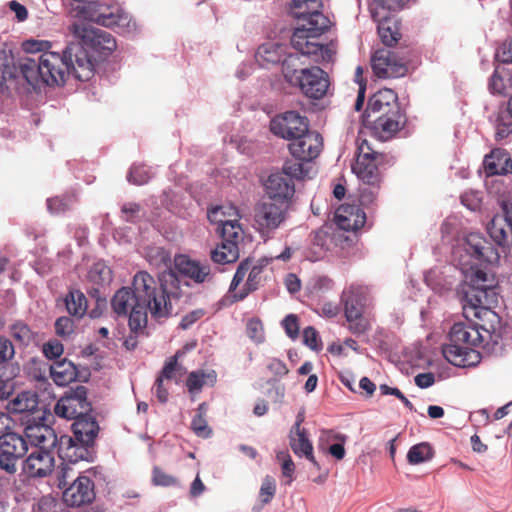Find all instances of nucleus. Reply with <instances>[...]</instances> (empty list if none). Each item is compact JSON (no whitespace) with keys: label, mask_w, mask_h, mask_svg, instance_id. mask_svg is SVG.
Returning a JSON list of instances; mask_svg holds the SVG:
<instances>
[{"label":"nucleus","mask_w":512,"mask_h":512,"mask_svg":"<svg viewBox=\"0 0 512 512\" xmlns=\"http://www.w3.org/2000/svg\"><path fill=\"white\" fill-rule=\"evenodd\" d=\"M463 250L466 256L471 258V260L459 262L464 276L463 283L458 289L463 313L469 317V313L472 312L477 319L472 325L483 336V346L497 344L500 339V317L489 307L496 295L495 279L473 261L493 264L499 261L500 255L490 241L476 232L469 233L465 237Z\"/></svg>","instance_id":"nucleus-1"},{"label":"nucleus","mask_w":512,"mask_h":512,"mask_svg":"<svg viewBox=\"0 0 512 512\" xmlns=\"http://www.w3.org/2000/svg\"><path fill=\"white\" fill-rule=\"evenodd\" d=\"M132 288L122 287L111 299V307L117 316L128 317L130 330L143 334L148 323V311L155 319L168 317L172 313L170 293L149 273L137 272Z\"/></svg>","instance_id":"nucleus-2"},{"label":"nucleus","mask_w":512,"mask_h":512,"mask_svg":"<svg viewBox=\"0 0 512 512\" xmlns=\"http://www.w3.org/2000/svg\"><path fill=\"white\" fill-rule=\"evenodd\" d=\"M322 0H292L289 14L298 20L291 45L302 56L315 63L332 59V50L320 42V37L329 29L330 20L322 13Z\"/></svg>","instance_id":"nucleus-3"},{"label":"nucleus","mask_w":512,"mask_h":512,"mask_svg":"<svg viewBox=\"0 0 512 512\" xmlns=\"http://www.w3.org/2000/svg\"><path fill=\"white\" fill-rule=\"evenodd\" d=\"M282 75L286 83L310 100H321L329 94V74L318 66L303 67L298 54L282 61Z\"/></svg>","instance_id":"nucleus-4"},{"label":"nucleus","mask_w":512,"mask_h":512,"mask_svg":"<svg viewBox=\"0 0 512 512\" xmlns=\"http://www.w3.org/2000/svg\"><path fill=\"white\" fill-rule=\"evenodd\" d=\"M483 345V336L472 323H455L449 332V342L442 347L445 359L458 367L475 366L481 354L475 348Z\"/></svg>","instance_id":"nucleus-5"},{"label":"nucleus","mask_w":512,"mask_h":512,"mask_svg":"<svg viewBox=\"0 0 512 512\" xmlns=\"http://www.w3.org/2000/svg\"><path fill=\"white\" fill-rule=\"evenodd\" d=\"M23 78L32 86L63 85L67 76V62L63 52L46 51L37 57L22 58L17 66Z\"/></svg>","instance_id":"nucleus-6"},{"label":"nucleus","mask_w":512,"mask_h":512,"mask_svg":"<svg viewBox=\"0 0 512 512\" xmlns=\"http://www.w3.org/2000/svg\"><path fill=\"white\" fill-rule=\"evenodd\" d=\"M374 298L369 286L351 283L345 287L340 296L347 329L356 336L363 335L371 329L368 317L373 308Z\"/></svg>","instance_id":"nucleus-7"},{"label":"nucleus","mask_w":512,"mask_h":512,"mask_svg":"<svg viewBox=\"0 0 512 512\" xmlns=\"http://www.w3.org/2000/svg\"><path fill=\"white\" fill-rule=\"evenodd\" d=\"M234 219H225L224 207L219 206L208 212V218L211 222L219 224V232L221 236V244H219L210 253V257L214 263L228 264L237 261L239 258V243L243 240V229L239 223V214L234 207Z\"/></svg>","instance_id":"nucleus-8"},{"label":"nucleus","mask_w":512,"mask_h":512,"mask_svg":"<svg viewBox=\"0 0 512 512\" xmlns=\"http://www.w3.org/2000/svg\"><path fill=\"white\" fill-rule=\"evenodd\" d=\"M88 6H82L79 20H88L101 26L118 28L121 32L136 30V23L130 14L118 4H108L104 0H93Z\"/></svg>","instance_id":"nucleus-9"},{"label":"nucleus","mask_w":512,"mask_h":512,"mask_svg":"<svg viewBox=\"0 0 512 512\" xmlns=\"http://www.w3.org/2000/svg\"><path fill=\"white\" fill-rule=\"evenodd\" d=\"M358 154L352 170L363 184L382 182L381 170L389 163L388 154L378 152L367 139H359Z\"/></svg>","instance_id":"nucleus-10"},{"label":"nucleus","mask_w":512,"mask_h":512,"mask_svg":"<svg viewBox=\"0 0 512 512\" xmlns=\"http://www.w3.org/2000/svg\"><path fill=\"white\" fill-rule=\"evenodd\" d=\"M291 208L272 200L258 202L253 211V226L262 237L270 238L290 217Z\"/></svg>","instance_id":"nucleus-11"},{"label":"nucleus","mask_w":512,"mask_h":512,"mask_svg":"<svg viewBox=\"0 0 512 512\" xmlns=\"http://www.w3.org/2000/svg\"><path fill=\"white\" fill-rule=\"evenodd\" d=\"M69 29L82 41L87 50L90 49L99 55H109L117 47L114 37L109 32L94 28L82 21H75Z\"/></svg>","instance_id":"nucleus-12"},{"label":"nucleus","mask_w":512,"mask_h":512,"mask_svg":"<svg viewBox=\"0 0 512 512\" xmlns=\"http://www.w3.org/2000/svg\"><path fill=\"white\" fill-rule=\"evenodd\" d=\"M88 390L83 385L71 387L57 401L54 413L61 418L74 420L92 411V405L87 398Z\"/></svg>","instance_id":"nucleus-13"},{"label":"nucleus","mask_w":512,"mask_h":512,"mask_svg":"<svg viewBox=\"0 0 512 512\" xmlns=\"http://www.w3.org/2000/svg\"><path fill=\"white\" fill-rule=\"evenodd\" d=\"M29 451L26 438L15 432L0 436V469L9 475L17 472V463Z\"/></svg>","instance_id":"nucleus-14"},{"label":"nucleus","mask_w":512,"mask_h":512,"mask_svg":"<svg viewBox=\"0 0 512 512\" xmlns=\"http://www.w3.org/2000/svg\"><path fill=\"white\" fill-rule=\"evenodd\" d=\"M63 57L67 62V75L72 74L79 81H88L94 76V59L82 42L69 44Z\"/></svg>","instance_id":"nucleus-15"},{"label":"nucleus","mask_w":512,"mask_h":512,"mask_svg":"<svg viewBox=\"0 0 512 512\" xmlns=\"http://www.w3.org/2000/svg\"><path fill=\"white\" fill-rule=\"evenodd\" d=\"M309 120L299 112L290 110L275 115L269 124V129L278 138L289 141L299 138L308 131Z\"/></svg>","instance_id":"nucleus-16"},{"label":"nucleus","mask_w":512,"mask_h":512,"mask_svg":"<svg viewBox=\"0 0 512 512\" xmlns=\"http://www.w3.org/2000/svg\"><path fill=\"white\" fill-rule=\"evenodd\" d=\"M21 468L28 478L42 479L50 476L55 468L54 450L31 448Z\"/></svg>","instance_id":"nucleus-17"},{"label":"nucleus","mask_w":512,"mask_h":512,"mask_svg":"<svg viewBox=\"0 0 512 512\" xmlns=\"http://www.w3.org/2000/svg\"><path fill=\"white\" fill-rule=\"evenodd\" d=\"M371 66L378 78H399L406 75L408 68L402 58L389 49L375 51Z\"/></svg>","instance_id":"nucleus-18"},{"label":"nucleus","mask_w":512,"mask_h":512,"mask_svg":"<svg viewBox=\"0 0 512 512\" xmlns=\"http://www.w3.org/2000/svg\"><path fill=\"white\" fill-rule=\"evenodd\" d=\"M402 111L397 94L388 88L381 89L373 94L368 101L367 108L363 114V122L372 120L377 116L394 115Z\"/></svg>","instance_id":"nucleus-19"},{"label":"nucleus","mask_w":512,"mask_h":512,"mask_svg":"<svg viewBox=\"0 0 512 512\" xmlns=\"http://www.w3.org/2000/svg\"><path fill=\"white\" fill-rule=\"evenodd\" d=\"M63 489V501L70 507L88 505L96 496L94 482L85 475H78L69 486Z\"/></svg>","instance_id":"nucleus-20"},{"label":"nucleus","mask_w":512,"mask_h":512,"mask_svg":"<svg viewBox=\"0 0 512 512\" xmlns=\"http://www.w3.org/2000/svg\"><path fill=\"white\" fill-rule=\"evenodd\" d=\"M265 192L269 200L292 207L295 195V183L283 173H271L264 183Z\"/></svg>","instance_id":"nucleus-21"},{"label":"nucleus","mask_w":512,"mask_h":512,"mask_svg":"<svg viewBox=\"0 0 512 512\" xmlns=\"http://www.w3.org/2000/svg\"><path fill=\"white\" fill-rule=\"evenodd\" d=\"M323 146V139L316 131L302 133L288 144L291 155L300 161H311L318 157Z\"/></svg>","instance_id":"nucleus-22"},{"label":"nucleus","mask_w":512,"mask_h":512,"mask_svg":"<svg viewBox=\"0 0 512 512\" xmlns=\"http://www.w3.org/2000/svg\"><path fill=\"white\" fill-rule=\"evenodd\" d=\"M364 126L381 141L392 139L406 124V116L403 111L394 113V115L377 116L372 120L363 122Z\"/></svg>","instance_id":"nucleus-23"},{"label":"nucleus","mask_w":512,"mask_h":512,"mask_svg":"<svg viewBox=\"0 0 512 512\" xmlns=\"http://www.w3.org/2000/svg\"><path fill=\"white\" fill-rule=\"evenodd\" d=\"M502 214L495 215L488 223L487 231L498 245H505L512 240V202H501Z\"/></svg>","instance_id":"nucleus-24"},{"label":"nucleus","mask_w":512,"mask_h":512,"mask_svg":"<svg viewBox=\"0 0 512 512\" xmlns=\"http://www.w3.org/2000/svg\"><path fill=\"white\" fill-rule=\"evenodd\" d=\"M174 266L179 274L191 279L196 284L210 282L213 279V273L208 263H201L187 255L176 256Z\"/></svg>","instance_id":"nucleus-25"},{"label":"nucleus","mask_w":512,"mask_h":512,"mask_svg":"<svg viewBox=\"0 0 512 512\" xmlns=\"http://www.w3.org/2000/svg\"><path fill=\"white\" fill-rule=\"evenodd\" d=\"M334 222L341 230L357 231L364 226L366 214L357 205L343 204L336 209Z\"/></svg>","instance_id":"nucleus-26"},{"label":"nucleus","mask_w":512,"mask_h":512,"mask_svg":"<svg viewBox=\"0 0 512 512\" xmlns=\"http://www.w3.org/2000/svg\"><path fill=\"white\" fill-rule=\"evenodd\" d=\"M56 447L57 454L62 461L76 464L81 460L88 459L91 446L78 442L76 438L69 435H61Z\"/></svg>","instance_id":"nucleus-27"},{"label":"nucleus","mask_w":512,"mask_h":512,"mask_svg":"<svg viewBox=\"0 0 512 512\" xmlns=\"http://www.w3.org/2000/svg\"><path fill=\"white\" fill-rule=\"evenodd\" d=\"M25 438L35 449H55L59 438L47 425H29L25 428Z\"/></svg>","instance_id":"nucleus-28"},{"label":"nucleus","mask_w":512,"mask_h":512,"mask_svg":"<svg viewBox=\"0 0 512 512\" xmlns=\"http://www.w3.org/2000/svg\"><path fill=\"white\" fill-rule=\"evenodd\" d=\"M483 167L487 176L508 175L512 173V159L505 149L495 148L484 157Z\"/></svg>","instance_id":"nucleus-29"},{"label":"nucleus","mask_w":512,"mask_h":512,"mask_svg":"<svg viewBox=\"0 0 512 512\" xmlns=\"http://www.w3.org/2000/svg\"><path fill=\"white\" fill-rule=\"evenodd\" d=\"M72 429L78 442L92 446L98 435L99 425L95 417L89 412L74 419Z\"/></svg>","instance_id":"nucleus-30"},{"label":"nucleus","mask_w":512,"mask_h":512,"mask_svg":"<svg viewBox=\"0 0 512 512\" xmlns=\"http://www.w3.org/2000/svg\"><path fill=\"white\" fill-rule=\"evenodd\" d=\"M290 447L298 456H305L317 469L319 464L313 455V446L309 441L305 429H299V422H295L289 435Z\"/></svg>","instance_id":"nucleus-31"},{"label":"nucleus","mask_w":512,"mask_h":512,"mask_svg":"<svg viewBox=\"0 0 512 512\" xmlns=\"http://www.w3.org/2000/svg\"><path fill=\"white\" fill-rule=\"evenodd\" d=\"M268 263L269 262L267 259H260L256 263H253L251 261L250 270H249L245 284L243 285V287L241 289H239L238 292H236L235 294L232 295L234 300H236V301L243 300L251 292L256 291L260 287V285L263 281V271H264L265 267L268 265Z\"/></svg>","instance_id":"nucleus-32"},{"label":"nucleus","mask_w":512,"mask_h":512,"mask_svg":"<svg viewBox=\"0 0 512 512\" xmlns=\"http://www.w3.org/2000/svg\"><path fill=\"white\" fill-rule=\"evenodd\" d=\"M49 373L55 384L58 386H66L75 381L78 376L76 366L67 359L55 361L50 365Z\"/></svg>","instance_id":"nucleus-33"},{"label":"nucleus","mask_w":512,"mask_h":512,"mask_svg":"<svg viewBox=\"0 0 512 512\" xmlns=\"http://www.w3.org/2000/svg\"><path fill=\"white\" fill-rule=\"evenodd\" d=\"M332 227L323 226L311 235L310 252L313 261L321 259L333 243Z\"/></svg>","instance_id":"nucleus-34"},{"label":"nucleus","mask_w":512,"mask_h":512,"mask_svg":"<svg viewBox=\"0 0 512 512\" xmlns=\"http://www.w3.org/2000/svg\"><path fill=\"white\" fill-rule=\"evenodd\" d=\"M217 381V373L215 370H196L188 374L186 386L190 393H197L202 390L205 385L214 386Z\"/></svg>","instance_id":"nucleus-35"},{"label":"nucleus","mask_w":512,"mask_h":512,"mask_svg":"<svg viewBox=\"0 0 512 512\" xmlns=\"http://www.w3.org/2000/svg\"><path fill=\"white\" fill-rule=\"evenodd\" d=\"M65 307L68 313L78 319L87 312V298L79 289H70L64 298Z\"/></svg>","instance_id":"nucleus-36"},{"label":"nucleus","mask_w":512,"mask_h":512,"mask_svg":"<svg viewBox=\"0 0 512 512\" xmlns=\"http://www.w3.org/2000/svg\"><path fill=\"white\" fill-rule=\"evenodd\" d=\"M38 406V398L35 393L25 391L18 394L9 403V410L13 413L32 412Z\"/></svg>","instance_id":"nucleus-37"},{"label":"nucleus","mask_w":512,"mask_h":512,"mask_svg":"<svg viewBox=\"0 0 512 512\" xmlns=\"http://www.w3.org/2000/svg\"><path fill=\"white\" fill-rule=\"evenodd\" d=\"M207 404L205 402L200 403L197 408L196 415L191 421L192 431L201 438H208L212 434L211 428L208 426L206 420Z\"/></svg>","instance_id":"nucleus-38"},{"label":"nucleus","mask_w":512,"mask_h":512,"mask_svg":"<svg viewBox=\"0 0 512 512\" xmlns=\"http://www.w3.org/2000/svg\"><path fill=\"white\" fill-rule=\"evenodd\" d=\"M87 278L92 284L104 287L112 281V271L105 263L97 262L90 268Z\"/></svg>","instance_id":"nucleus-39"},{"label":"nucleus","mask_w":512,"mask_h":512,"mask_svg":"<svg viewBox=\"0 0 512 512\" xmlns=\"http://www.w3.org/2000/svg\"><path fill=\"white\" fill-rule=\"evenodd\" d=\"M256 58L261 65L279 63L282 58V49L274 43L263 44L258 48Z\"/></svg>","instance_id":"nucleus-40"},{"label":"nucleus","mask_w":512,"mask_h":512,"mask_svg":"<svg viewBox=\"0 0 512 512\" xmlns=\"http://www.w3.org/2000/svg\"><path fill=\"white\" fill-rule=\"evenodd\" d=\"M378 34L381 38V41L386 46L390 47L396 45L401 38L397 23L390 19H385L379 23Z\"/></svg>","instance_id":"nucleus-41"},{"label":"nucleus","mask_w":512,"mask_h":512,"mask_svg":"<svg viewBox=\"0 0 512 512\" xmlns=\"http://www.w3.org/2000/svg\"><path fill=\"white\" fill-rule=\"evenodd\" d=\"M11 337L20 345L28 346L35 339V333L24 321L18 320L9 327Z\"/></svg>","instance_id":"nucleus-42"},{"label":"nucleus","mask_w":512,"mask_h":512,"mask_svg":"<svg viewBox=\"0 0 512 512\" xmlns=\"http://www.w3.org/2000/svg\"><path fill=\"white\" fill-rule=\"evenodd\" d=\"M433 457L432 447L428 443H419L412 446L407 454V460L410 464L416 465Z\"/></svg>","instance_id":"nucleus-43"},{"label":"nucleus","mask_w":512,"mask_h":512,"mask_svg":"<svg viewBox=\"0 0 512 512\" xmlns=\"http://www.w3.org/2000/svg\"><path fill=\"white\" fill-rule=\"evenodd\" d=\"M74 202V195L56 196L47 200V208L50 213L58 215L70 210Z\"/></svg>","instance_id":"nucleus-44"},{"label":"nucleus","mask_w":512,"mask_h":512,"mask_svg":"<svg viewBox=\"0 0 512 512\" xmlns=\"http://www.w3.org/2000/svg\"><path fill=\"white\" fill-rule=\"evenodd\" d=\"M276 459L281 464L282 477L285 479L284 484L290 485L295 473V464L291 456L288 451H279L276 454Z\"/></svg>","instance_id":"nucleus-45"},{"label":"nucleus","mask_w":512,"mask_h":512,"mask_svg":"<svg viewBox=\"0 0 512 512\" xmlns=\"http://www.w3.org/2000/svg\"><path fill=\"white\" fill-rule=\"evenodd\" d=\"M382 182L376 184H363L360 190L359 201L361 205L372 207L376 204Z\"/></svg>","instance_id":"nucleus-46"},{"label":"nucleus","mask_w":512,"mask_h":512,"mask_svg":"<svg viewBox=\"0 0 512 512\" xmlns=\"http://www.w3.org/2000/svg\"><path fill=\"white\" fill-rule=\"evenodd\" d=\"M178 356L179 352H177L175 355L171 356L164 364L161 372L159 373L158 377L163 380H172L176 378L177 374H182L184 372V367L180 364H178Z\"/></svg>","instance_id":"nucleus-47"},{"label":"nucleus","mask_w":512,"mask_h":512,"mask_svg":"<svg viewBox=\"0 0 512 512\" xmlns=\"http://www.w3.org/2000/svg\"><path fill=\"white\" fill-rule=\"evenodd\" d=\"M246 334L254 343H263L265 341V332L262 321L259 318L249 319L246 324Z\"/></svg>","instance_id":"nucleus-48"},{"label":"nucleus","mask_w":512,"mask_h":512,"mask_svg":"<svg viewBox=\"0 0 512 512\" xmlns=\"http://www.w3.org/2000/svg\"><path fill=\"white\" fill-rule=\"evenodd\" d=\"M276 481L270 476L266 475L261 483L259 490V500L262 505L269 504L276 494Z\"/></svg>","instance_id":"nucleus-49"},{"label":"nucleus","mask_w":512,"mask_h":512,"mask_svg":"<svg viewBox=\"0 0 512 512\" xmlns=\"http://www.w3.org/2000/svg\"><path fill=\"white\" fill-rule=\"evenodd\" d=\"M512 133V113L500 114L496 122V138L504 139Z\"/></svg>","instance_id":"nucleus-50"},{"label":"nucleus","mask_w":512,"mask_h":512,"mask_svg":"<svg viewBox=\"0 0 512 512\" xmlns=\"http://www.w3.org/2000/svg\"><path fill=\"white\" fill-rule=\"evenodd\" d=\"M74 463L62 461L57 471L58 487L60 489L66 488L71 483L70 480L76 475V471L72 467Z\"/></svg>","instance_id":"nucleus-51"},{"label":"nucleus","mask_w":512,"mask_h":512,"mask_svg":"<svg viewBox=\"0 0 512 512\" xmlns=\"http://www.w3.org/2000/svg\"><path fill=\"white\" fill-rule=\"evenodd\" d=\"M251 260L246 259L240 262L237 267V270L234 274V277L231 281L229 292L235 294L238 292V286L243 282V280L248 276L250 270Z\"/></svg>","instance_id":"nucleus-52"},{"label":"nucleus","mask_w":512,"mask_h":512,"mask_svg":"<svg viewBox=\"0 0 512 512\" xmlns=\"http://www.w3.org/2000/svg\"><path fill=\"white\" fill-rule=\"evenodd\" d=\"M278 172L290 177L292 181L303 179L305 176L303 165L296 161H286L281 171Z\"/></svg>","instance_id":"nucleus-53"},{"label":"nucleus","mask_w":512,"mask_h":512,"mask_svg":"<svg viewBox=\"0 0 512 512\" xmlns=\"http://www.w3.org/2000/svg\"><path fill=\"white\" fill-rule=\"evenodd\" d=\"M150 179L148 170L143 165H134L128 174V181L135 185L146 184Z\"/></svg>","instance_id":"nucleus-54"},{"label":"nucleus","mask_w":512,"mask_h":512,"mask_svg":"<svg viewBox=\"0 0 512 512\" xmlns=\"http://www.w3.org/2000/svg\"><path fill=\"white\" fill-rule=\"evenodd\" d=\"M303 342L312 350L319 351L322 348V342L315 328L309 326L303 330Z\"/></svg>","instance_id":"nucleus-55"},{"label":"nucleus","mask_w":512,"mask_h":512,"mask_svg":"<svg viewBox=\"0 0 512 512\" xmlns=\"http://www.w3.org/2000/svg\"><path fill=\"white\" fill-rule=\"evenodd\" d=\"M74 321L67 316L59 317L55 322V332L60 337L69 336L74 332Z\"/></svg>","instance_id":"nucleus-56"},{"label":"nucleus","mask_w":512,"mask_h":512,"mask_svg":"<svg viewBox=\"0 0 512 512\" xmlns=\"http://www.w3.org/2000/svg\"><path fill=\"white\" fill-rule=\"evenodd\" d=\"M52 47L51 42L46 40H27L23 43V49L27 53L36 54L39 52L46 53Z\"/></svg>","instance_id":"nucleus-57"},{"label":"nucleus","mask_w":512,"mask_h":512,"mask_svg":"<svg viewBox=\"0 0 512 512\" xmlns=\"http://www.w3.org/2000/svg\"><path fill=\"white\" fill-rule=\"evenodd\" d=\"M15 356V347L6 337L0 336V364L8 363Z\"/></svg>","instance_id":"nucleus-58"},{"label":"nucleus","mask_w":512,"mask_h":512,"mask_svg":"<svg viewBox=\"0 0 512 512\" xmlns=\"http://www.w3.org/2000/svg\"><path fill=\"white\" fill-rule=\"evenodd\" d=\"M152 482L157 486H172L177 483L176 478L165 473L161 468L154 467L152 472Z\"/></svg>","instance_id":"nucleus-59"},{"label":"nucleus","mask_w":512,"mask_h":512,"mask_svg":"<svg viewBox=\"0 0 512 512\" xmlns=\"http://www.w3.org/2000/svg\"><path fill=\"white\" fill-rule=\"evenodd\" d=\"M283 328L286 334L291 339H296L299 335L298 317L294 314L287 315L282 321Z\"/></svg>","instance_id":"nucleus-60"},{"label":"nucleus","mask_w":512,"mask_h":512,"mask_svg":"<svg viewBox=\"0 0 512 512\" xmlns=\"http://www.w3.org/2000/svg\"><path fill=\"white\" fill-rule=\"evenodd\" d=\"M63 345L57 341H49L43 345V353L48 359H55L63 354Z\"/></svg>","instance_id":"nucleus-61"},{"label":"nucleus","mask_w":512,"mask_h":512,"mask_svg":"<svg viewBox=\"0 0 512 512\" xmlns=\"http://www.w3.org/2000/svg\"><path fill=\"white\" fill-rule=\"evenodd\" d=\"M317 311L322 316H325L327 318H334L339 314L340 307L338 304H336L334 302L325 301V302L319 303V307H318Z\"/></svg>","instance_id":"nucleus-62"},{"label":"nucleus","mask_w":512,"mask_h":512,"mask_svg":"<svg viewBox=\"0 0 512 512\" xmlns=\"http://www.w3.org/2000/svg\"><path fill=\"white\" fill-rule=\"evenodd\" d=\"M205 315V311L203 309L193 310L182 317L180 322V327L182 329L190 328L194 323L200 320Z\"/></svg>","instance_id":"nucleus-63"},{"label":"nucleus","mask_w":512,"mask_h":512,"mask_svg":"<svg viewBox=\"0 0 512 512\" xmlns=\"http://www.w3.org/2000/svg\"><path fill=\"white\" fill-rule=\"evenodd\" d=\"M122 218L127 222H133L139 215L140 205L136 203H126L121 208Z\"/></svg>","instance_id":"nucleus-64"}]
</instances>
